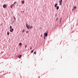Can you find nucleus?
<instances>
[{
    "label": "nucleus",
    "mask_w": 78,
    "mask_h": 78,
    "mask_svg": "<svg viewBox=\"0 0 78 78\" xmlns=\"http://www.w3.org/2000/svg\"><path fill=\"white\" fill-rule=\"evenodd\" d=\"M22 4H24V1H22Z\"/></svg>",
    "instance_id": "13"
},
{
    "label": "nucleus",
    "mask_w": 78,
    "mask_h": 78,
    "mask_svg": "<svg viewBox=\"0 0 78 78\" xmlns=\"http://www.w3.org/2000/svg\"><path fill=\"white\" fill-rule=\"evenodd\" d=\"M13 18H14L15 20H16V18H15V17L14 16H13Z\"/></svg>",
    "instance_id": "21"
},
{
    "label": "nucleus",
    "mask_w": 78,
    "mask_h": 78,
    "mask_svg": "<svg viewBox=\"0 0 78 78\" xmlns=\"http://www.w3.org/2000/svg\"><path fill=\"white\" fill-rule=\"evenodd\" d=\"M14 5V4H12L11 5L10 7L11 8H12V7H13V6Z\"/></svg>",
    "instance_id": "7"
},
{
    "label": "nucleus",
    "mask_w": 78,
    "mask_h": 78,
    "mask_svg": "<svg viewBox=\"0 0 78 78\" xmlns=\"http://www.w3.org/2000/svg\"><path fill=\"white\" fill-rule=\"evenodd\" d=\"M16 3H17V2H15L13 4V5H15V4H16Z\"/></svg>",
    "instance_id": "15"
},
{
    "label": "nucleus",
    "mask_w": 78,
    "mask_h": 78,
    "mask_svg": "<svg viewBox=\"0 0 78 78\" xmlns=\"http://www.w3.org/2000/svg\"><path fill=\"white\" fill-rule=\"evenodd\" d=\"M27 45H26L25 46V48H27Z\"/></svg>",
    "instance_id": "24"
},
{
    "label": "nucleus",
    "mask_w": 78,
    "mask_h": 78,
    "mask_svg": "<svg viewBox=\"0 0 78 78\" xmlns=\"http://www.w3.org/2000/svg\"><path fill=\"white\" fill-rule=\"evenodd\" d=\"M32 49V47H31L30 48V50H31Z\"/></svg>",
    "instance_id": "23"
},
{
    "label": "nucleus",
    "mask_w": 78,
    "mask_h": 78,
    "mask_svg": "<svg viewBox=\"0 0 78 78\" xmlns=\"http://www.w3.org/2000/svg\"><path fill=\"white\" fill-rule=\"evenodd\" d=\"M62 0H61V1H60L59 2H61V3H62Z\"/></svg>",
    "instance_id": "19"
},
{
    "label": "nucleus",
    "mask_w": 78,
    "mask_h": 78,
    "mask_svg": "<svg viewBox=\"0 0 78 78\" xmlns=\"http://www.w3.org/2000/svg\"><path fill=\"white\" fill-rule=\"evenodd\" d=\"M60 23L61 22V20H62V18H60Z\"/></svg>",
    "instance_id": "10"
},
{
    "label": "nucleus",
    "mask_w": 78,
    "mask_h": 78,
    "mask_svg": "<svg viewBox=\"0 0 78 78\" xmlns=\"http://www.w3.org/2000/svg\"><path fill=\"white\" fill-rule=\"evenodd\" d=\"M76 6H75L73 7V10H74V9H76Z\"/></svg>",
    "instance_id": "5"
},
{
    "label": "nucleus",
    "mask_w": 78,
    "mask_h": 78,
    "mask_svg": "<svg viewBox=\"0 0 78 78\" xmlns=\"http://www.w3.org/2000/svg\"><path fill=\"white\" fill-rule=\"evenodd\" d=\"M57 20H58V18H57L56 19V21H57Z\"/></svg>",
    "instance_id": "22"
},
{
    "label": "nucleus",
    "mask_w": 78,
    "mask_h": 78,
    "mask_svg": "<svg viewBox=\"0 0 78 78\" xmlns=\"http://www.w3.org/2000/svg\"><path fill=\"white\" fill-rule=\"evenodd\" d=\"M34 54L35 55H36V51H35L34 52Z\"/></svg>",
    "instance_id": "16"
},
{
    "label": "nucleus",
    "mask_w": 78,
    "mask_h": 78,
    "mask_svg": "<svg viewBox=\"0 0 78 78\" xmlns=\"http://www.w3.org/2000/svg\"><path fill=\"white\" fill-rule=\"evenodd\" d=\"M58 5V4H55V7H57V6Z\"/></svg>",
    "instance_id": "6"
},
{
    "label": "nucleus",
    "mask_w": 78,
    "mask_h": 78,
    "mask_svg": "<svg viewBox=\"0 0 78 78\" xmlns=\"http://www.w3.org/2000/svg\"><path fill=\"white\" fill-rule=\"evenodd\" d=\"M59 2V5H62V2Z\"/></svg>",
    "instance_id": "11"
},
{
    "label": "nucleus",
    "mask_w": 78,
    "mask_h": 78,
    "mask_svg": "<svg viewBox=\"0 0 78 78\" xmlns=\"http://www.w3.org/2000/svg\"><path fill=\"white\" fill-rule=\"evenodd\" d=\"M34 50H32V51H31V53H33V52Z\"/></svg>",
    "instance_id": "20"
},
{
    "label": "nucleus",
    "mask_w": 78,
    "mask_h": 78,
    "mask_svg": "<svg viewBox=\"0 0 78 78\" xmlns=\"http://www.w3.org/2000/svg\"><path fill=\"white\" fill-rule=\"evenodd\" d=\"M6 7V4H4L3 5V7L5 8Z\"/></svg>",
    "instance_id": "3"
},
{
    "label": "nucleus",
    "mask_w": 78,
    "mask_h": 78,
    "mask_svg": "<svg viewBox=\"0 0 78 78\" xmlns=\"http://www.w3.org/2000/svg\"><path fill=\"white\" fill-rule=\"evenodd\" d=\"M41 37H42V34H41Z\"/></svg>",
    "instance_id": "26"
},
{
    "label": "nucleus",
    "mask_w": 78,
    "mask_h": 78,
    "mask_svg": "<svg viewBox=\"0 0 78 78\" xmlns=\"http://www.w3.org/2000/svg\"><path fill=\"white\" fill-rule=\"evenodd\" d=\"M19 45H20V46H22V43H19Z\"/></svg>",
    "instance_id": "9"
},
{
    "label": "nucleus",
    "mask_w": 78,
    "mask_h": 78,
    "mask_svg": "<svg viewBox=\"0 0 78 78\" xmlns=\"http://www.w3.org/2000/svg\"><path fill=\"white\" fill-rule=\"evenodd\" d=\"M28 33V31H27L26 32V33Z\"/></svg>",
    "instance_id": "25"
},
{
    "label": "nucleus",
    "mask_w": 78,
    "mask_h": 78,
    "mask_svg": "<svg viewBox=\"0 0 78 78\" xmlns=\"http://www.w3.org/2000/svg\"><path fill=\"white\" fill-rule=\"evenodd\" d=\"M11 28H12V27L11 26H10V29H11Z\"/></svg>",
    "instance_id": "18"
},
{
    "label": "nucleus",
    "mask_w": 78,
    "mask_h": 78,
    "mask_svg": "<svg viewBox=\"0 0 78 78\" xmlns=\"http://www.w3.org/2000/svg\"><path fill=\"white\" fill-rule=\"evenodd\" d=\"M44 36H46H46H47V33H44Z\"/></svg>",
    "instance_id": "4"
},
{
    "label": "nucleus",
    "mask_w": 78,
    "mask_h": 78,
    "mask_svg": "<svg viewBox=\"0 0 78 78\" xmlns=\"http://www.w3.org/2000/svg\"><path fill=\"white\" fill-rule=\"evenodd\" d=\"M7 35H9V32H8L7 33Z\"/></svg>",
    "instance_id": "12"
},
{
    "label": "nucleus",
    "mask_w": 78,
    "mask_h": 78,
    "mask_svg": "<svg viewBox=\"0 0 78 78\" xmlns=\"http://www.w3.org/2000/svg\"><path fill=\"white\" fill-rule=\"evenodd\" d=\"M45 36H44V39H45Z\"/></svg>",
    "instance_id": "27"
},
{
    "label": "nucleus",
    "mask_w": 78,
    "mask_h": 78,
    "mask_svg": "<svg viewBox=\"0 0 78 78\" xmlns=\"http://www.w3.org/2000/svg\"><path fill=\"white\" fill-rule=\"evenodd\" d=\"M13 31H14V29L13 28H11L10 30V32H11V33H12L13 32Z\"/></svg>",
    "instance_id": "2"
},
{
    "label": "nucleus",
    "mask_w": 78,
    "mask_h": 78,
    "mask_svg": "<svg viewBox=\"0 0 78 78\" xmlns=\"http://www.w3.org/2000/svg\"><path fill=\"white\" fill-rule=\"evenodd\" d=\"M22 57V55H20V56L19 57V58H20Z\"/></svg>",
    "instance_id": "17"
},
{
    "label": "nucleus",
    "mask_w": 78,
    "mask_h": 78,
    "mask_svg": "<svg viewBox=\"0 0 78 78\" xmlns=\"http://www.w3.org/2000/svg\"><path fill=\"white\" fill-rule=\"evenodd\" d=\"M59 6H57L56 7V9L58 10L59 9Z\"/></svg>",
    "instance_id": "8"
},
{
    "label": "nucleus",
    "mask_w": 78,
    "mask_h": 78,
    "mask_svg": "<svg viewBox=\"0 0 78 78\" xmlns=\"http://www.w3.org/2000/svg\"><path fill=\"white\" fill-rule=\"evenodd\" d=\"M25 30H23V31H22V33H23V32H25Z\"/></svg>",
    "instance_id": "14"
},
{
    "label": "nucleus",
    "mask_w": 78,
    "mask_h": 78,
    "mask_svg": "<svg viewBox=\"0 0 78 78\" xmlns=\"http://www.w3.org/2000/svg\"><path fill=\"white\" fill-rule=\"evenodd\" d=\"M26 27L27 29H31V28H33L32 26H30V25H28V24H26Z\"/></svg>",
    "instance_id": "1"
}]
</instances>
